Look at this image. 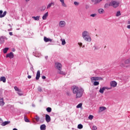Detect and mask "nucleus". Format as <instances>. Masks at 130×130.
Segmentation results:
<instances>
[{"label":"nucleus","mask_w":130,"mask_h":130,"mask_svg":"<svg viewBox=\"0 0 130 130\" xmlns=\"http://www.w3.org/2000/svg\"><path fill=\"white\" fill-rule=\"evenodd\" d=\"M17 93L19 96H22L23 95V93H22V91L21 90L20 92L17 91Z\"/></svg>","instance_id":"obj_38"},{"label":"nucleus","mask_w":130,"mask_h":130,"mask_svg":"<svg viewBox=\"0 0 130 130\" xmlns=\"http://www.w3.org/2000/svg\"><path fill=\"white\" fill-rule=\"evenodd\" d=\"M6 77H1L0 78V81L1 82H3V83H6Z\"/></svg>","instance_id":"obj_23"},{"label":"nucleus","mask_w":130,"mask_h":130,"mask_svg":"<svg viewBox=\"0 0 130 130\" xmlns=\"http://www.w3.org/2000/svg\"><path fill=\"white\" fill-rule=\"evenodd\" d=\"M7 15V11H4L3 14V10H0V18H4Z\"/></svg>","instance_id":"obj_11"},{"label":"nucleus","mask_w":130,"mask_h":130,"mask_svg":"<svg viewBox=\"0 0 130 130\" xmlns=\"http://www.w3.org/2000/svg\"><path fill=\"white\" fill-rule=\"evenodd\" d=\"M6 40H8V38L4 36H1L0 37V44H4Z\"/></svg>","instance_id":"obj_7"},{"label":"nucleus","mask_w":130,"mask_h":130,"mask_svg":"<svg viewBox=\"0 0 130 130\" xmlns=\"http://www.w3.org/2000/svg\"><path fill=\"white\" fill-rule=\"evenodd\" d=\"M46 110H47V112H50L51 111L52 109H51V108L48 107L46 108Z\"/></svg>","instance_id":"obj_36"},{"label":"nucleus","mask_w":130,"mask_h":130,"mask_svg":"<svg viewBox=\"0 0 130 130\" xmlns=\"http://www.w3.org/2000/svg\"><path fill=\"white\" fill-rule=\"evenodd\" d=\"M41 130H45L46 129V126L45 124H42L40 126Z\"/></svg>","instance_id":"obj_25"},{"label":"nucleus","mask_w":130,"mask_h":130,"mask_svg":"<svg viewBox=\"0 0 130 130\" xmlns=\"http://www.w3.org/2000/svg\"><path fill=\"white\" fill-rule=\"evenodd\" d=\"M39 78H40V70L37 71L36 77V80H38Z\"/></svg>","instance_id":"obj_16"},{"label":"nucleus","mask_w":130,"mask_h":130,"mask_svg":"<svg viewBox=\"0 0 130 130\" xmlns=\"http://www.w3.org/2000/svg\"><path fill=\"white\" fill-rule=\"evenodd\" d=\"M6 57H9V58H14V53L10 52L6 55Z\"/></svg>","instance_id":"obj_12"},{"label":"nucleus","mask_w":130,"mask_h":130,"mask_svg":"<svg viewBox=\"0 0 130 130\" xmlns=\"http://www.w3.org/2000/svg\"><path fill=\"white\" fill-rule=\"evenodd\" d=\"M47 17H48V12H46V13H45L43 17H42V19L43 20H46V19H47Z\"/></svg>","instance_id":"obj_15"},{"label":"nucleus","mask_w":130,"mask_h":130,"mask_svg":"<svg viewBox=\"0 0 130 130\" xmlns=\"http://www.w3.org/2000/svg\"><path fill=\"white\" fill-rule=\"evenodd\" d=\"M24 120H25V122H29V119H28V118H24Z\"/></svg>","instance_id":"obj_42"},{"label":"nucleus","mask_w":130,"mask_h":130,"mask_svg":"<svg viewBox=\"0 0 130 130\" xmlns=\"http://www.w3.org/2000/svg\"><path fill=\"white\" fill-rule=\"evenodd\" d=\"M127 29H130V24L127 26Z\"/></svg>","instance_id":"obj_51"},{"label":"nucleus","mask_w":130,"mask_h":130,"mask_svg":"<svg viewBox=\"0 0 130 130\" xmlns=\"http://www.w3.org/2000/svg\"><path fill=\"white\" fill-rule=\"evenodd\" d=\"M55 68L58 70L57 73L59 75H63V76H65L66 72H64L63 71H61V68H62V65L61 63L60 62H56L55 63Z\"/></svg>","instance_id":"obj_3"},{"label":"nucleus","mask_w":130,"mask_h":130,"mask_svg":"<svg viewBox=\"0 0 130 130\" xmlns=\"http://www.w3.org/2000/svg\"><path fill=\"white\" fill-rule=\"evenodd\" d=\"M82 103H80L76 106V108H82Z\"/></svg>","instance_id":"obj_34"},{"label":"nucleus","mask_w":130,"mask_h":130,"mask_svg":"<svg viewBox=\"0 0 130 130\" xmlns=\"http://www.w3.org/2000/svg\"><path fill=\"white\" fill-rule=\"evenodd\" d=\"M44 41H45V42H52V39L48 38L46 37H44Z\"/></svg>","instance_id":"obj_14"},{"label":"nucleus","mask_w":130,"mask_h":130,"mask_svg":"<svg viewBox=\"0 0 130 130\" xmlns=\"http://www.w3.org/2000/svg\"><path fill=\"white\" fill-rule=\"evenodd\" d=\"M110 6L116 9V8L118 7L119 6V2L115 0H112L111 2H110Z\"/></svg>","instance_id":"obj_4"},{"label":"nucleus","mask_w":130,"mask_h":130,"mask_svg":"<svg viewBox=\"0 0 130 130\" xmlns=\"http://www.w3.org/2000/svg\"><path fill=\"white\" fill-rule=\"evenodd\" d=\"M32 106L34 107H35V105H32Z\"/></svg>","instance_id":"obj_59"},{"label":"nucleus","mask_w":130,"mask_h":130,"mask_svg":"<svg viewBox=\"0 0 130 130\" xmlns=\"http://www.w3.org/2000/svg\"><path fill=\"white\" fill-rule=\"evenodd\" d=\"M30 1H31V0H25V2H26V3H28V2H30Z\"/></svg>","instance_id":"obj_52"},{"label":"nucleus","mask_w":130,"mask_h":130,"mask_svg":"<svg viewBox=\"0 0 130 130\" xmlns=\"http://www.w3.org/2000/svg\"><path fill=\"white\" fill-rule=\"evenodd\" d=\"M27 78H28V79H31V78H32V76H31L30 75H28L27 76Z\"/></svg>","instance_id":"obj_50"},{"label":"nucleus","mask_w":130,"mask_h":130,"mask_svg":"<svg viewBox=\"0 0 130 130\" xmlns=\"http://www.w3.org/2000/svg\"><path fill=\"white\" fill-rule=\"evenodd\" d=\"M9 26H10L11 27V24H9Z\"/></svg>","instance_id":"obj_60"},{"label":"nucleus","mask_w":130,"mask_h":130,"mask_svg":"<svg viewBox=\"0 0 130 130\" xmlns=\"http://www.w3.org/2000/svg\"><path fill=\"white\" fill-rule=\"evenodd\" d=\"M120 15H121V14L120 13V11L117 12L116 14V17H119V16H120Z\"/></svg>","instance_id":"obj_35"},{"label":"nucleus","mask_w":130,"mask_h":130,"mask_svg":"<svg viewBox=\"0 0 130 130\" xmlns=\"http://www.w3.org/2000/svg\"><path fill=\"white\" fill-rule=\"evenodd\" d=\"M14 90H15V91H17V92H21V89H19V88H18V87L17 86L14 87Z\"/></svg>","instance_id":"obj_30"},{"label":"nucleus","mask_w":130,"mask_h":130,"mask_svg":"<svg viewBox=\"0 0 130 130\" xmlns=\"http://www.w3.org/2000/svg\"><path fill=\"white\" fill-rule=\"evenodd\" d=\"M91 83L95 82V81H103V78L102 77H92L90 78Z\"/></svg>","instance_id":"obj_6"},{"label":"nucleus","mask_w":130,"mask_h":130,"mask_svg":"<svg viewBox=\"0 0 130 130\" xmlns=\"http://www.w3.org/2000/svg\"><path fill=\"white\" fill-rule=\"evenodd\" d=\"M54 6V2H51L48 4L47 6V10H49L52 6Z\"/></svg>","instance_id":"obj_10"},{"label":"nucleus","mask_w":130,"mask_h":130,"mask_svg":"<svg viewBox=\"0 0 130 130\" xmlns=\"http://www.w3.org/2000/svg\"><path fill=\"white\" fill-rule=\"evenodd\" d=\"M74 4L75 6H78L79 5V3L77 2H74Z\"/></svg>","instance_id":"obj_46"},{"label":"nucleus","mask_w":130,"mask_h":130,"mask_svg":"<svg viewBox=\"0 0 130 130\" xmlns=\"http://www.w3.org/2000/svg\"><path fill=\"white\" fill-rule=\"evenodd\" d=\"M8 50H9V48H5L3 49L4 53H7V52H8Z\"/></svg>","instance_id":"obj_31"},{"label":"nucleus","mask_w":130,"mask_h":130,"mask_svg":"<svg viewBox=\"0 0 130 130\" xmlns=\"http://www.w3.org/2000/svg\"><path fill=\"white\" fill-rule=\"evenodd\" d=\"M94 117V116L92 115H90L88 117L89 119L92 120V119Z\"/></svg>","instance_id":"obj_40"},{"label":"nucleus","mask_w":130,"mask_h":130,"mask_svg":"<svg viewBox=\"0 0 130 130\" xmlns=\"http://www.w3.org/2000/svg\"><path fill=\"white\" fill-rule=\"evenodd\" d=\"M98 12L99 14H104L105 11H104V9L101 8L98 10Z\"/></svg>","instance_id":"obj_21"},{"label":"nucleus","mask_w":130,"mask_h":130,"mask_svg":"<svg viewBox=\"0 0 130 130\" xmlns=\"http://www.w3.org/2000/svg\"><path fill=\"white\" fill-rule=\"evenodd\" d=\"M3 119H2V118H0V123L2 124L3 123Z\"/></svg>","instance_id":"obj_47"},{"label":"nucleus","mask_w":130,"mask_h":130,"mask_svg":"<svg viewBox=\"0 0 130 130\" xmlns=\"http://www.w3.org/2000/svg\"><path fill=\"white\" fill-rule=\"evenodd\" d=\"M78 45L80 46V47H82V48H84V47H85V45H83V43L81 42H78Z\"/></svg>","instance_id":"obj_27"},{"label":"nucleus","mask_w":130,"mask_h":130,"mask_svg":"<svg viewBox=\"0 0 130 130\" xmlns=\"http://www.w3.org/2000/svg\"><path fill=\"white\" fill-rule=\"evenodd\" d=\"M0 105L1 106H4L5 105V102H4V98L0 95Z\"/></svg>","instance_id":"obj_13"},{"label":"nucleus","mask_w":130,"mask_h":130,"mask_svg":"<svg viewBox=\"0 0 130 130\" xmlns=\"http://www.w3.org/2000/svg\"><path fill=\"white\" fill-rule=\"evenodd\" d=\"M104 88H105V90H111V87H108L106 86H104Z\"/></svg>","instance_id":"obj_41"},{"label":"nucleus","mask_w":130,"mask_h":130,"mask_svg":"<svg viewBox=\"0 0 130 130\" xmlns=\"http://www.w3.org/2000/svg\"><path fill=\"white\" fill-rule=\"evenodd\" d=\"M13 130H18V129L16 128H14L13 129Z\"/></svg>","instance_id":"obj_54"},{"label":"nucleus","mask_w":130,"mask_h":130,"mask_svg":"<svg viewBox=\"0 0 130 130\" xmlns=\"http://www.w3.org/2000/svg\"><path fill=\"white\" fill-rule=\"evenodd\" d=\"M67 25V23L64 20H60L59 22L58 27L59 28H64Z\"/></svg>","instance_id":"obj_5"},{"label":"nucleus","mask_w":130,"mask_h":130,"mask_svg":"<svg viewBox=\"0 0 130 130\" xmlns=\"http://www.w3.org/2000/svg\"><path fill=\"white\" fill-rule=\"evenodd\" d=\"M97 126L96 125L92 126L91 129L92 130H97Z\"/></svg>","instance_id":"obj_37"},{"label":"nucleus","mask_w":130,"mask_h":130,"mask_svg":"<svg viewBox=\"0 0 130 130\" xmlns=\"http://www.w3.org/2000/svg\"><path fill=\"white\" fill-rule=\"evenodd\" d=\"M109 7H111V6H110V3H109V4H108V3H107V4H106L105 5V6H104V8H105V9H108V8H109Z\"/></svg>","instance_id":"obj_28"},{"label":"nucleus","mask_w":130,"mask_h":130,"mask_svg":"<svg viewBox=\"0 0 130 130\" xmlns=\"http://www.w3.org/2000/svg\"><path fill=\"white\" fill-rule=\"evenodd\" d=\"M60 41L61 42L62 45H66V44L67 43V42H66V40L64 39H61Z\"/></svg>","instance_id":"obj_24"},{"label":"nucleus","mask_w":130,"mask_h":130,"mask_svg":"<svg viewBox=\"0 0 130 130\" xmlns=\"http://www.w3.org/2000/svg\"><path fill=\"white\" fill-rule=\"evenodd\" d=\"M10 123V121H4L2 122V123L1 124L2 126H6V125H7V124H9Z\"/></svg>","instance_id":"obj_18"},{"label":"nucleus","mask_w":130,"mask_h":130,"mask_svg":"<svg viewBox=\"0 0 130 130\" xmlns=\"http://www.w3.org/2000/svg\"><path fill=\"white\" fill-rule=\"evenodd\" d=\"M78 128H79V129H82V128H83V125H82L81 124H79L78 125Z\"/></svg>","instance_id":"obj_33"},{"label":"nucleus","mask_w":130,"mask_h":130,"mask_svg":"<svg viewBox=\"0 0 130 130\" xmlns=\"http://www.w3.org/2000/svg\"><path fill=\"white\" fill-rule=\"evenodd\" d=\"M124 63L126 64H128L130 63V58L126 59L124 61Z\"/></svg>","instance_id":"obj_29"},{"label":"nucleus","mask_w":130,"mask_h":130,"mask_svg":"<svg viewBox=\"0 0 130 130\" xmlns=\"http://www.w3.org/2000/svg\"><path fill=\"white\" fill-rule=\"evenodd\" d=\"M9 35H10V36H13V32H9Z\"/></svg>","instance_id":"obj_49"},{"label":"nucleus","mask_w":130,"mask_h":130,"mask_svg":"<svg viewBox=\"0 0 130 130\" xmlns=\"http://www.w3.org/2000/svg\"><path fill=\"white\" fill-rule=\"evenodd\" d=\"M48 57V56H45V58L46 59H47V58Z\"/></svg>","instance_id":"obj_53"},{"label":"nucleus","mask_w":130,"mask_h":130,"mask_svg":"<svg viewBox=\"0 0 130 130\" xmlns=\"http://www.w3.org/2000/svg\"><path fill=\"white\" fill-rule=\"evenodd\" d=\"M121 67H124V65L123 64H121Z\"/></svg>","instance_id":"obj_55"},{"label":"nucleus","mask_w":130,"mask_h":130,"mask_svg":"<svg viewBox=\"0 0 130 130\" xmlns=\"http://www.w3.org/2000/svg\"><path fill=\"white\" fill-rule=\"evenodd\" d=\"M128 24H130V22L129 21L128 22Z\"/></svg>","instance_id":"obj_58"},{"label":"nucleus","mask_w":130,"mask_h":130,"mask_svg":"<svg viewBox=\"0 0 130 130\" xmlns=\"http://www.w3.org/2000/svg\"><path fill=\"white\" fill-rule=\"evenodd\" d=\"M32 19H34L35 21H39V19H40V16H32Z\"/></svg>","instance_id":"obj_20"},{"label":"nucleus","mask_w":130,"mask_h":130,"mask_svg":"<svg viewBox=\"0 0 130 130\" xmlns=\"http://www.w3.org/2000/svg\"><path fill=\"white\" fill-rule=\"evenodd\" d=\"M92 3H94V5H97V0H91Z\"/></svg>","instance_id":"obj_43"},{"label":"nucleus","mask_w":130,"mask_h":130,"mask_svg":"<svg viewBox=\"0 0 130 130\" xmlns=\"http://www.w3.org/2000/svg\"><path fill=\"white\" fill-rule=\"evenodd\" d=\"M73 94H75L76 98H81L84 94V89L82 87H79L77 86H74L72 87Z\"/></svg>","instance_id":"obj_1"},{"label":"nucleus","mask_w":130,"mask_h":130,"mask_svg":"<svg viewBox=\"0 0 130 130\" xmlns=\"http://www.w3.org/2000/svg\"><path fill=\"white\" fill-rule=\"evenodd\" d=\"M90 16V17H92V18H95V17H96V16H97V14L94 13V14H91Z\"/></svg>","instance_id":"obj_39"},{"label":"nucleus","mask_w":130,"mask_h":130,"mask_svg":"<svg viewBox=\"0 0 130 130\" xmlns=\"http://www.w3.org/2000/svg\"><path fill=\"white\" fill-rule=\"evenodd\" d=\"M46 9V7L45 6H43L41 7V11L44 12Z\"/></svg>","instance_id":"obj_26"},{"label":"nucleus","mask_w":130,"mask_h":130,"mask_svg":"<svg viewBox=\"0 0 130 130\" xmlns=\"http://www.w3.org/2000/svg\"><path fill=\"white\" fill-rule=\"evenodd\" d=\"M61 5H62V7H64V8H67V4H66V3H64V0H59Z\"/></svg>","instance_id":"obj_19"},{"label":"nucleus","mask_w":130,"mask_h":130,"mask_svg":"<svg viewBox=\"0 0 130 130\" xmlns=\"http://www.w3.org/2000/svg\"><path fill=\"white\" fill-rule=\"evenodd\" d=\"M103 0H96V4H100L101 3Z\"/></svg>","instance_id":"obj_45"},{"label":"nucleus","mask_w":130,"mask_h":130,"mask_svg":"<svg viewBox=\"0 0 130 130\" xmlns=\"http://www.w3.org/2000/svg\"><path fill=\"white\" fill-rule=\"evenodd\" d=\"M45 117H46V121H47V122H49V121H50L51 120L50 116H49V115L46 114L45 116Z\"/></svg>","instance_id":"obj_17"},{"label":"nucleus","mask_w":130,"mask_h":130,"mask_svg":"<svg viewBox=\"0 0 130 130\" xmlns=\"http://www.w3.org/2000/svg\"><path fill=\"white\" fill-rule=\"evenodd\" d=\"M38 91H39V92H42V88H41V87H39L38 88Z\"/></svg>","instance_id":"obj_44"},{"label":"nucleus","mask_w":130,"mask_h":130,"mask_svg":"<svg viewBox=\"0 0 130 130\" xmlns=\"http://www.w3.org/2000/svg\"><path fill=\"white\" fill-rule=\"evenodd\" d=\"M36 56L39 57L40 56H37V55H36Z\"/></svg>","instance_id":"obj_56"},{"label":"nucleus","mask_w":130,"mask_h":130,"mask_svg":"<svg viewBox=\"0 0 130 130\" xmlns=\"http://www.w3.org/2000/svg\"><path fill=\"white\" fill-rule=\"evenodd\" d=\"M42 78L43 79V80H45V79H46V77H45V76H43L42 77Z\"/></svg>","instance_id":"obj_48"},{"label":"nucleus","mask_w":130,"mask_h":130,"mask_svg":"<svg viewBox=\"0 0 130 130\" xmlns=\"http://www.w3.org/2000/svg\"><path fill=\"white\" fill-rule=\"evenodd\" d=\"M110 85L111 87L115 88V87H116V86H117V82H116L115 81H112L110 82Z\"/></svg>","instance_id":"obj_8"},{"label":"nucleus","mask_w":130,"mask_h":130,"mask_svg":"<svg viewBox=\"0 0 130 130\" xmlns=\"http://www.w3.org/2000/svg\"><path fill=\"white\" fill-rule=\"evenodd\" d=\"M106 109H107V108H106V107H103V106L100 107L99 108V113H101V112H103V111H105Z\"/></svg>","instance_id":"obj_9"},{"label":"nucleus","mask_w":130,"mask_h":130,"mask_svg":"<svg viewBox=\"0 0 130 130\" xmlns=\"http://www.w3.org/2000/svg\"><path fill=\"white\" fill-rule=\"evenodd\" d=\"M105 90V88L104 87H101L100 89L99 92L101 94H103L104 93V90Z\"/></svg>","instance_id":"obj_22"},{"label":"nucleus","mask_w":130,"mask_h":130,"mask_svg":"<svg viewBox=\"0 0 130 130\" xmlns=\"http://www.w3.org/2000/svg\"><path fill=\"white\" fill-rule=\"evenodd\" d=\"M125 130H128V129H126Z\"/></svg>","instance_id":"obj_61"},{"label":"nucleus","mask_w":130,"mask_h":130,"mask_svg":"<svg viewBox=\"0 0 130 130\" xmlns=\"http://www.w3.org/2000/svg\"><path fill=\"white\" fill-rule=\"evenodd\" d=\"M93 83V86H98L99 85V82L98 81H94Z\"/></svg>","instance_id":"obj_32"},{"label":"nucleus","mask_w":130,"mask_h":130,"mask_svg":"<svg viewBox=\"0 0 130 130\" xmlns=\"http://www.w3.org/2000/svg\"><path fill=\"white\" fill-rule=\"evenodd\" d=\"M8 31H11V29H8Z\"/></svg>","instance_id":"obj_57"},{"label":"nucleus","mask_w":130,"mask_h":130,"mask_svg":"<svg viewBox=\"0 0 130 130\" xmlns=\"http://www.w3.org/2000/svg\"><path fill=\"white\" fill-rule=\"evenodd\" d=\"M82 37L86 42H91L92 39L90 36V32L87 30H84L82 33Z\"/></svg>","instance_id":"obj_2"}]
</instances>
